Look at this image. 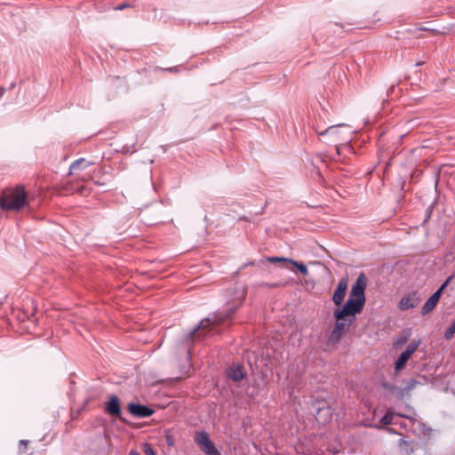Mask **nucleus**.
<instances>
[{"label":"nucleus","mask_w":455,"mask_h":455,"mask_svg":"<svg viewBox=\"0 0 455 455\" xmlns=\"http://www.w3.org/2000/svg\"><path fill=\"white\" fill-rule=\"evenodd\" d=\"M4 89L0 88V98L4 95Z\"/></svg>","instance_id":"393cba45"},{"label":"nucleus","mask_w":455,"mask_h":455,"mask_svg":"<svg viewBox=\"0 0 455 455\" xmlns=\"http://www.w3.org/2000/svg\"><path fill=\"white\" fill-rule=\"evenodd\" d=\"M439 299V292H435L423 305L422 314L427 315L430 313L435 307Z\"/></svg>","instance_id":"f8f14e48"},{"label":"nucleus","mask_w":455,"mask_h":455,"mask_svg":"<svg viewBox=\"0 0 455 455\" xmlns=\"http://www.w3.org/2000/svg\"><path fill=\"white\" fill-rule=\"evenodd\" d=\"M27 443H28V442H27V441H24V440L20 441V444H23V445H25V446H26V445H27Z\"/></svg>","instance_id":"a878e982"},{"label":"nucleus","mask_w":455,"mask_h":455,"mask_svg":"<svg viewBox=\"0 0 455 455\" xmlns=\"http://www.w3.org/2000/svg\"><path fill=\"white\" fill-rule=\"evenodd\" d=\"M123 8H124V5H119V6L117 7V9H119V10H122Z\"/></svg>","instance_id":"bb28decb"},{"label":"nucleus","mask_w":455,"mask_h":455,"mask_svg":"<svg viewBox=\"0 0 455 455\" xmlns=\"http://www.w3.org/2000/svg\"><path fill=\"white\" fill-rule=\"evenodd\" d=\"M394 417V412L392 411H388L386 415L381 419V423L384 425H389L392 423Z\"/></svg>","instance_id":"a211bd4d"},{"label":"nucleus","mask_w":455,"mask_h":455,"mask_svg":"<svg viewBox=\"0 0 455 455\" xmlns=\"http://www.w3.org/2000/svg\"><path fill=\"white\" fill-rule=\"evenodd\" d=\"M406 341H407V339H403V340H398V341L395 343V345H396V346H400V345L403 344V343H404V342H406Z\"/></svg>","instance_id":"5701e85b"},{"label":"nucleus","mask_w":455,"mask_h":455,"mask_svg":"<svg viewBox=\"0 0 455 455\" xmlns=\"http://www.w3.org/2000/svg\"><path fill=\"white\" fill-rule=\"evenodd\" d=\"M130 455H140V454L137 451H135V450H132V451H130Z\"/></svg>","instance_id":"b1692460"},{"label":"nucleus","mask_w":455,"mask_h":455,"mask_svg":"<svg viewBox=\"0 0 455 455\" xmlns=\"http://www.w3.org/2000/svg\"><path fill=\"white\" fill-rule=\"evenodd\" d=\"M28 202V195L23 187L3 191L0 196V208L5 211H20Z\"/></svg>","instance_id":"f03ea898"},{"label":"nucleus","mask_w":455,"mask_h":455,"mask_svg":"<svg viewBox=\"0 0 455 455\" xmlns=\"http://www.w3.org/2000/svg\"><path fill=\"white\" fill-rule=\"evenodd\" d=\"M451 276H450L443 284L442 286L435 291V292H439V297H441L442 295V292L446 288V286L448 285V283L451 282Z\"/></svg>","instance_id":"4be33fe9"},{"label":"nucleus","mask_w":455,"mask_h":455,"mask_svg":"<svg viewBox=\"0 0 455 455\" xmlns=\"http://www.w3.org/2000/svg\"><path fill=\"white\" fill-rule=\"evenodd\" d=\"M455 333V321L453 322V323L446 330L445 333H444V338L446 339H451L453 335Z\"/></svg>","instance_id":"6ab92c4d"},{"label":"nucleus","mask_w":455,"mask_h":455,"mask_svg":"<svg viewBox=\"0 0 455 455\" xmlns=\"http://www.w3.org/2000/svg\"><path fill=\"white\" fill-rule=\"evenodd\" d=\"M244 298H245L244 289L243 287L236 288L235 298L232 302L233 305L230 306L228 313L223 316H218L217 315H214L212 317H209V318L202 320L197 330H194L193 332L190 334V338H192L196 333H197V335L200 336L201 334L198 331L201 330H204L211 325H215V324L222 323L226 318H228L231 314H233L242 305Z\"/></svg>","instance_id":"20e7f679"},{"label":"nucleus","mask_w":455,"mask_h":455,"mask_svg":"<svg viewBox=\"0 0 455 455\" xmlns=\"http://www.w3.org/2000/svg\"><path fill=\"white\" fill-rule=\"evenodd\" d=\"M421 301V296L418 291H411L404 295L398 303L400 310H408L417 307Z\"/></svg>","instance_id":"39448f33"},{"label":"nucleus","mask_w":455,"mask_h":455,"mask_svg":"<svg viewBox=\"0 0 455 455\" xmlns=\"http://www.w3.org/2000/svg\"><path fill=\"white\" fill-rule=\"evenodd\" d=\"M106 411L112 416L118 417L121 413L119 399L116 395H112L106 406Z\"/></svg>","instance_id":"9d476101"},{"label":"nucleus","mask_w":455,"mask_h":455,"mask_svg":"<svg viewBox=\"0 0 455 455\" xmlns=\"http://www.w3.org/2000/svg\"><path fill=\"white\" fill-rule=\"evenodd\" d=\"M268 261L273 262V263L274 262H286V263H289V264L296 267L297 269L303 275H307L308 274L307 268V267L303 263L299 262V261H295L293 259H290L283 258V257H272V258L268 259Z\"/></svg>","instance_id":"1a4fd4ad"},{"label":"nucleus","mask_w":455,"mask_h":455,"mask_svg":"<svg viewBox=\"0 0 455 455\" xmlns=\"http://www.w3.org/2000/svg\"><path fill=\"white\" fill-rule=\"evenodd\" d=\"M424 378H419V379H410L404 388H403V391L404 392H410L411 390H412L413 388H415L418 385H423L424 384Z\"/></svg>","instance_id":"dca6fc26"},{"label":"nucleus","mask_w":455,"mask_h":455,"mask_svg":"<svg viewBox=\"0 0 455 455\" xmlns=\"http://www.w3.org/2000/svg\"><path fill=\"white\" fill-rule=\"evenodd\" d=\"M195 441L205 454L210 455L216 451L213 443L210 440L209 435L205 432H200L196 435Z\"/></svg>","instance_id":"423d86ee"},{"label":"nucleus","mask_w":455,"mask_h":455,"mask_svg":"<svg viewBox=\"0 0 455 455\" xmlns=\"http://www.w3.org/2000/svg\"><path fill=\"white\" fill-rule=\"evenodd\" d=\"M451 276H450L443 284L442 286L435 291V292H439V297H441L442 295V292L446 288V286L448 285V283L451 282Z\"/></svg>","instance_id":"412c9836"},{"label":"nucleus","mask_w":455,"mask_h":455,"mask_svg":"<svg viewBox=\"0 0 455 455\" xmlns=\"http://www.w3.org/2000/svg\"><path fill=\"white\" fill-rule=\"evenodd\" d=\"M411 356H409L404 351L400 355L397 361L395 362V371H401L404 368L406 363L410 359Z\"/></svg>","instance_id":"2eb2a0df"},{"label":"nucleus","mask_w":455,"mask_h":455,"mask_svg":"<svg viewBox=\"0 0 455 455\" xmlns=\"http://www.w3.org/2000/svg\"><path fill=\"white\" fill-rule=\"evenodd\" d=\"M143 451L145 455H156L153 448L148 443L143 444Z\"/></svg>","instance_id":"aec40b11"},{"label":"nucleus","mask_w":455,"mask_h":455,"mask_svg":"<svg viewBox=\"0 0 455 455\" xmlns=\"http://www.w3.org/2000/svg\"><path fill=\"white\" fill-rule=\"evenodd\" d=\"M420 345V340H418V341H412L408 347L407 348L405 349V353L409 355V356H411V355L418 349V347H419Z\"/></svg>","instance_id":"f3484780"},{"label":"nucleus","mask_w":455,"mask_h":455,"mask_svg":"<svg viewBox=\"0 0 455 455\" xmlns=\"http://www.w3.org/2000/svg\"><path fill=\"white\" fill-rule=\"evenodd\" d=\"M331 410L328 406L318 408L315 419L319 423H326L331 419Z\"/></svg>","instance_id":"9b49d317"},{"label":"nucleus","mask_w":455,"mask_h":455,"mask_svg":"<svg viewBox=\"0 0 455 455\" xmlns=\"http://www.w3.org/2000/svg\"><path fill=\"white\" fill-rule=\"evenodd\" d=\"M128 411L131 414L139 418L148 417L153 414L154 411L147 406L138 403H131L128 406Z\"/></svg>","instance_id":"6e6552de"},{"label":"nucleus","mask_w":455,"mask_h":455,"mask_svg":"<svg viewBox=\"0 0 455 455\" xmlns=\"http://www.w3.org/2000/svg\"><path fill=\"white\" fill-rule=\"evenodd\" d=\"M227 375L234 381H240L243 379L244 374L240 365H233L227 371Z\"/></svg>","instance_id":"ddd939ff"},{"label":"nucleus","mask_w":455,"mask_h":455,"mask_svg":"<svg viewBox=\"0 0 455 455\" xmlns=\"http://www.w3.org/2000/svg\"><path fill=\"white\" fill-rule=\"evenodd\" d=\"M349 129L346 124H338L330 126L323 132H319V136L325 139L327 143H334L337 154L340 153L341 148H348L347 142L349 140Z\"/></svg>","instance_id":"7ed1b4c3"},{"label":"nucleus","mask_w":455,"mask_h":455,"mask_svg":"<svg viewBox=\"0 0 455 455\" xmlns=\"http://www.w3.org/2000/svg\"><path fill=\"white\" fill-rule=\"evenodd\" d=\"M365 288L366 277L363 274H361L352 286L347 302L342 307L334 309L333 315L336 323L329 338L331 343H337L352 323L355 315L362 312L365 304Z\"/></svg>","instance_id":"f257e3e1"},{"label":"nucleus","mask_w":455,"mask_h":455,"mask_svg":"<svg viewBox=\"0 0 455 455\" xmlns=\"http://www.w3.org/2000/svg\"><path fill=\"white\" fill-rule=\"evenodd\" d=\"M347 280L346 278H343L339 280L334 292L332 295V301L338 307H342V303L344 301L347 289Z\"/></svg>","instance_id":"0eeeda50"},{"label":"nucleus","mask_w":455,"mask_h":455,"mask_svg":"<svg viewBox=\"0 0 455 455\" xmlns=\"http://www.w3.org/2000/svg\"><path fill=\"white\" fill-rule=\"evenodd\" d=\"M90 163L87 162L85 159L84 158H80L76 161H75L71 166H70V173L71 174H75L76 172L80 171V170H84V169H86L88 166H90Z\"/></svg>","instance_id":"4468645a"}]
</instances>
